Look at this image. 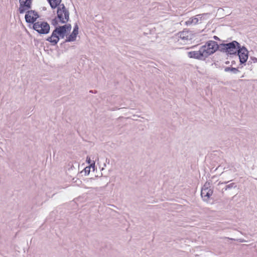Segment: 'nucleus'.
Here are the masks:
<instances>
[{
  "label": "nucleus",
  "instance_id": "nucleus-1",
  "mask_svg": "<svg viewBox=\"0 0 257 257\" xmlns=\"http://www.w3.org/2000/svg\"><path fill=\"white\" fill-rule=\"evenodd\" d=\"M240 44L236 41H233L228 43L220 44V51L229 55H236L238 49L240 47Z\"/></svg>",
  "mask_w": 257,
  "mask_h": 257
},
{
  "label": "nucleus",
  "instance_id": "nucleus-2",
  "mask_svg": "<svg viewBox=\"0 0 257 257\" xmlns=\"http://www.w3.org/2000/svg\"><path fill=\"white\" fill-rule=\"evenodd\" d=\"M67 33L60 27H56L52 33L51 36L46 39V41L51 43L53 45H56L60 38H64Z\"/></svg>",
  "mask_w": 257,
  "mask_h": 257
},
{
  "label": "nucleus",
  "instance_id": "nucleus-3",
  "mask_svg": "<svg viewBox=\"0 0 257 257\" xmlns=\"http://www.w3.org/2000/svg\"><path fill=\"white\" fill-rule=\"evenodd\" d=\"M57 8V15L58 19L62 24H66L69 21V12L62 4L59 5Z\"/></svg>",
  "mask_w": 257,
  "mask_h": 257
},
{
  "label": "nucleus",
  "instance_id": "nucleus-4",
  "mask_svg": "<svg viewBox=\"0 0 257 257\" xmlns=\"http://www.w3.org/2000/svg\"><path fill=\"white\" fill-rule=\"evenodd\" d=\"M57 8V15L58 19L62 24H66L69 21V12L62 4L59 5Z\"/></svg>",
  "mask_w": 257,
  "mask_h": 257
},
{
  "label": "nucleus",
  "instance_id": "nucleus-5",
  "mask_svg": "<svg viewBox=\"0 0 257 257\" xmlns=\"http://www.w3.org/2000/svg\"><path fill=\"white\" fill-rule=\"evenodd\" d=\"M33 29L41 35H46L50 32L49 24L45 21H38L33 25Z\"/></svg>",
  "mask_w": 257,
  "mask_h": 257
},
{
  "label": "nucleus",
  "instance_id": "nucleus-6",
  "mask_svg": "<svg viewBox=\"0 0 257 257\" xmlns=\"http://www.w3.org/2000/svg\"><path fill=\"white\" fill-rule=\"evenodd\" d=\"M203 49H205V52L207 57L215 53L217 50L220 51V45L214 41H209L206 44L202 46Z\"/></svg>",
  "mask_w": 257,
  "mask_h": 257
},
{
  "label": "nucleus",
  "instance_id": "nucleus-7",
  "mask_svg": "<svg viewBox=\"0 0 257 257\" xmlns=\"http://www.w3.org/2000/svg\"><path fill=\"white\" fill-rule=\"evenodd\" d=\"M205 51V50L203 49L202 46H201L198 51L188 52V56L191 58L204 60L207 57Z\"/></svg>",
  "mask_w": 257,
  "mask_h": 257
},
{
  "label": "nucleus",
  "instance_id": "nucleus-8",
  "mask_svg": "<svg viewBox=\"0 0 257 257\" xmlns=\"http://www.w3.org/2000/svg\"><path fill=\"white\" fill-rule=\"evenodd\" d=\"M248 52L244 46H240L237 51V55L239 59L240 64L245 63L248 57Z\"/></svg>",
  "mask_w": 257,
  "mask_h": 257
},
{
  "label": "nucleus",
  "instance_id": "nucleus-9",
  "mask_svg": "<svg viewBox=\"0 0 257 257\" xmlns=\"http://www.w3.org/2000/svg\"><path fill=\"white\" fill-rule=\"evenodd\" d=\"M210 183L206 182L202 188L201 192V196L204 201H207L208 199L213 194V190L209 187Z\"/></svg>",
  "mask_w": 257,
  "mask_h": 257
},
{
  "label": "nucleus",
  "instance_id": "nucleus-10",
  "mask_svg": "<svg viewBox=\"0 0 257 257\" xmlns=\"http://www.w3.org/2000/svg\"><path fill=\"white\" fill-rule=\"evenodd\" d=\"M19 13L20 14H24L27 10L31 9L32 0H19Z\"/></svg>",
  "mask_w": 257,
  "mask_h": 257
},
{
  "label": "nucleus",
  "instance_id": "nucleus-11",
  "mask_svg": "<svg viewBox=\"0 0 257 257\" xmlns=\"http://www.w3.org/2000/svg\"><path fill=\"white\" fill-rule=\"evenodd\" d=\"M180 38L178 41H181V43H187L191 40V32L188 31H182L178 34Z\"/></svg>",
  "mask_w": 257,
  "mask_h": 257
},
{
  "label": "nucleus",
  "instance_id": "nucleus-12",
  "mask_svg": "<svg viewBox=\"0 0 257 257\" xmlns=\"http://www.w3.org/2000/svg\"><path fill=\"white\" fill-rule=\"evenodd\" d=\"M34 10H28L26 12V14L25 15V20L26 22L27 23L32 24L34 25V23L36 22L37 17L34 16Z\"/></svg>",
  "mask_w": 257,
  "mask_h": 257
},
{
  "label": "nucleus",
  "instance_id": "nucleus-13",
  "mask_svg": "<svg viewBox=\"0 0 257 257\" xmlns=\"http://www.w3.org/2000/svg\"><path fill=\"white\" fill-rule=\"evenodd\" d=\"M201 15H198L195 18H191L189 20L186 22L187 25H190L192 24H196L199 20L201 19Z\"/></svg>",
  "mask_w": 257,
  "mask_h": 257
},
{
  "label": "nucleus",
  "instance_id": "nucleus-14",
  "mask_svg": "<svg viewBox=\"0 0 257 257\" xmlns=\"http://www.w3.org/2000/svg\"><path fill=\"white\" fill-rule=\"evenodd\" d=\"M52 9L58 7L62 0H47Z\"/></svg>",
  "mask_w": 257,
  "mask_h": 257
},
{
  "label": "nucleus",
  "instance_id": "nucleus-15",
  "mask_svg": "<svg viewBox=\"0 0 257 257\" xmlns=\"http://www.w3.org/2000/svg\"><path fill=\"white\" fill-rule=\"evenodd\" d=\"M237 187L236 185L234 183H231L229 184L226 185L221 190V193H224V191L227 190H230L232 188H235Z\"/></svg>",
  "mask_w": 257,
  "mask_h": 257
},
{
  "label": "nucleus",
  "instance_id": "nucleus-16",
  "mask_svg": "<svg viewBox=\"0 0 257 257\" xmlns=\"http://www.w3.org/2000/svg\"><path fill=\"white\" fill-rule=\"evenodd\" d=\"M77 35L78 34L72 32L71 33V34L70 35H69L68 37H67L65 42H73V41H75Z\"/></svg>",
  "mask_w": 257,
  "mask_h": 257
},
{
  "label": "nucleus",
  "instance_id": "nucleus-17",
  "mask_svg": "<svg viewBox=\"0 0 257 257\" xmlns=\"http://www.w3.org/2000/svg\"><path fill=\"white\" fill-rule=\"evenodd\" d=\"M58 27L61 28V29L65 31L67 33H68V32H70L71 29V25L70 24H65L61 26H58Z\"/></svg>",
  "mask_w": 257,
  "mask_h": 257
},
{
  "label": "nucleus",
  "instance_id": "nucleus-18",
  "mask_svg": "<svg viewBox=\"0 0 257 257\" xmlns=\"http://www.w3.org/2000/svg\"><path fill=\"white\" fill-rule=\"evenodd\" d=\"M224 71L225 72L231 71L234 74H236L237 72H238L239 71V70L238 69V68H234V67H225L224 69Z\"/></svg>",
  "mask_w": 257,
  "mask_h": 257
},
{
  "label": "nucleus",
  "instance_id": "nucleus-19",
  "mask_svg": "<svg viewBox=\"0 0 257 257\" xmlns=\"http://www.w3.org/2000/svg\"><path fill=\"white\" fill-rule=\"evenodd\" d=\"M58 18L57 17L55 18L54 19H53L52 21V25H53V26H55V28L56 27H58L57 25H58Z\"/></svg>",
  "mask_w": 257,
  "mask_h": 257
},
{
  "label": "nucleus",
  "instance_id": "nucleus-20",
  "mask_svg": "<svg viewBox=\"0 0 257 257\" xmlns=\"http://www.w3.org/2000/svg\"><path fill=\"white\" fill-rule=\"evenodd\" d=\"M78 29H79L78 26L77 24H76L74 26V27L73 28V30L72 32L77 34H78Z\"/></svg>",
  "mask_w": 257,
  "mask_h": 257
},
{
  "label": "nucleus",
  "instance_id": "nucleus-21",
  "mask_svg": "<svg viewBox=\"0 0 257 257\" xmlns=\"http://www.w3.org/2000/svg\"><path fill=\"white\" fill-rule=\"evenodd\" d=\"M34 16L37 17V19L39 17V16L37 12L34 11Z\"/></svg>",
  "mask_w": 257,
  "mask_h": 257
},
{
  "label": "nucleus",
  "instance_id": "nucleus-22",
  "mask_svg": "<svg viewBox=\"0 0 257 257\" xmlns=\"http://www.w3.org/2000/svg\"><path fill=\"white\" fill-rule=\"evenodd\" d=\"M85 172L86 173L87 172H89L90 171V168L89 167H86L84 169Z\"/></svg>",
  "mask_w": 257,
  "mask_h": 257
},
{
  "label": "nucleus",
  "instance_id": "nucleus-23",
  "mask_svg": "<svg viewBox=\"0 0 257 257\" xmlns=\"http://www.w3.org/2000/svg\"><path fill=\"white\" fill-rule=\"evenodd\" d=\"M228 182H229V181L224 182H219L218 183V185H220V184H227Z\"/></svg>",
  "mask_w": 257,
  "mask_h": 257
},
{
  "label": "nucleus",
  "instance_id": "nucleus-24",
  "mask_svg": "<svg viewBox=\"0 0 257 257\" xmlns=\"http://www.w3.org/2000/svg\"><path fill=\"white\" fill-rule=\"evenodd\" d=\"M213 38H214L215 40H219V38H218V37L216 36H214L213 37Z\"/></svg>",
  "mask_w": 257,
  "mask_h": 257
},
{
  "label": "nucleus",
  "instance_id": "nucleus-25",
  "mask_svg": "<svg viewBox=\"0 0 257 257\" xmlns=\"http://www.w3.org/2000/svg\"><path fill=\"white\" fill-rule=\"evenodd\" d=\"M86 160H87V161L88 162V163H90V158H88L87 157V158H86Z\"/></svg>",
  "mask_w": 257,
  "mask_h": 257
},
{
  "label": "nucleus",
  "instance_id": "nucleus-26",
  "mask_svg": "<svg viewBox=\"0 0 257 257\" xmlns=\"http://www.w3.org/2000/svg\"><path fill=\"white\" fill-rule=\"evenodd\" d=\"M252 60L253 61V62L255 63V62H257V58H253L252 59Z\"/></svg>",
  "mask_w": 257,
  "mask_h": 257
},
{
  "label": "nucleus",
  "instance_id": "nucleus-27",
  "mask_svg": "<svg viewBox=\"0 0 257 257\" xmlns=\"http://www.w3.org/2000/svg\"><path fill=\"white\" fill-rule=\"evenodd\" d=\"M226 173L223 172L221 174V175H224Z\"/></svg>",
  "mask_w": 257,
  "mask_h": 257
},
{
  "label": "nucleus",
  "instance_id": "nucleus-28",
  "mask_svg": "<svg viewBox=\"0 0 257 257\" xmlns=\"http://www.w3.org/2000/svg\"><path fill=\"white\" fill-rule=\"evenodd\" d=\"M229 63V61H227L225 62V64H228Z\"/></svg>",
  "mask_w": 257,
  "mask_h": 257
},
{
  "label": "nucleus",
  "instance_id": "nucleus-29",
  "mask_svg": "<svg viewBox=\"0 0 257 257\" xmlns=\"http://www.w3.org/2000/svg\"><path fill=\"white\" fill-rule=\"evenodd\" d=\"M227 238L229 239H230V240H233V239L232 238H229V237H228Z\"/></svg>",
  "mask_w": 257,
  "mask_h": 257
},
{
  "label": "nucleus",
  "instance_id": "nucleus-30",
  "mask_svg": "<svg viewBox=\"0 0 257 257\" xmlns=\"http://www.w3.org/2000/svg\"><path fill=\"white\" fill-rule=\"evenodd\" d=\"M249 62H250V61H248V64H249Z\"/></svg>",
  "mask_w": 257,
  "mask_h": 257
}]
</instances>
